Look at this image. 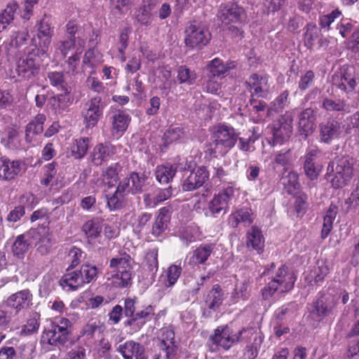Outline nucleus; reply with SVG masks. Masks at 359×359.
Here are the masks:
<instances>
[{
    "mask_svg": "<svg viewBox=\"0 0 359 359\" xmlns=\"http://www.w3.org/2000/svg\"><path fill=\"white\" fill-rule=\"evenodd\" d=\"M254 334L249 327H238L236 323L218 326L210 335L208 342L214 351L229 350L233 344L240 341H248Z\"/></svg>",
    "mask_w": 359,
    "mask_h": 359,
    "instance_id": "obj_1",
    "label": "nucleus"
},
{
    "mask_svg": "<svg viewBox=\"0 0 359 359\" xmlns=\"http://www.w3.org/2000/svg\"><path fill=\"white\" fill-rule=\"evenodd\" d=\"M40 49L36 45L29 44L26 47L25 56L17 62L15 72L23 80H30L36 77L40 72L41 63L47 53H39Z\"/></svg>",
    "mask_w": 359,
    "mask_h": 359,
    "instance_id": "obj_2",
    "label": "nucleus"
},
{
    "mask_svg": "<svg viewBox=\"0 0 359 359\" xmlns=\"http://www.w3.org/2000/svg\"><path fill=\"white\" fill-rule=\"evenodd\" d=\"M131 257L127 253L113 257L109 261L111 284L118 288H126L132 284L133 266Z\"/></svg>",
    "mask_w": 359,
    "mask_h": 359,
    "instance_id": "obj_3",
    "label": "nucleus"
},
{
    "mask_svg": "<svg viewBox=\"0 0 359 359\" xmlns=\"http://www.w3.org/2000/svg\"><path fill=\"white\" fill-rule=\"evenodd\" d=\"M238 134L234 128L226 124L219 125L212 134L211 154L224 156L236 144Z\"/></svg>",
    "mask_w": 359,
    "mask_h": 359,
    "instance_id": "obj_4",
    "label": "nucleus"
},
{
    "mask_svg": "<svg viewBox=\"0 0 359 359\" xmlns=\"http://www.w3.org/2000/svg\"><path fill=\"white\" fill-rule=\"evenodd\" d=\"M296 278L290 273L288 267L281 265L275 273L271 280L262 290L263 299H268L271 297L277 290L287 292L294 287Z\"/></svg>",
    "mask_w": 359,
    "mask_h": 359,
    "instance_id": "obj_5",
    "label": "nucleus"
},
{
    "mask_svg": "<svg viewBox=\"0 0 359 359\" xmlns=\"http://www.w3.org/2000/svg\"><path fill=\"white\" fill-rule=\"evenodd\" d=\"M72 322L66 318L55 319L44 330L43 338L50 345H64L72 333Z\"/></svg>",
    "mask_w": 359,
    "mask_h": 359,
    "instance_id": "obj_6",
    "label": "nucleus"
},
{
    "mask_svg": "<svg viewBox=\"0 0 359 359\" xmlns=\"http://www.w3.org/2000/svg\"><path fill=\"white\" fill-rule=\"evenodd\" d=\"M294 114L291 111L278 116L269 124L268 129L272 135L273 144H283L292 133Z\"/></svg>",
    "mask_w": 359,
    "mask_h": 359,
    "instance_id": "obj_7",
    "label": "nucleus"
},
{
    "mask_svg": "<svg viewBox=\"0 0 359 359\" xmlns=\"http://www.w3.org/2000/svg\"><path fill=\"white\" fill-rule=\"evenodd\" d=\"M36 34L30 44L40 49L39 53H47L54 35V19L50 15L44 14L36 24Z\"/></svg>",
    "mask_w": 359,
    "mask_h": 359,
    "instance_id": "obj_8",
    "label": "nucleus"
},
{
    "mask_svg": "<svg viewBox=\"0 0 359 359\" xmlns=\"http://www.w3.org/2000/svg\"><path fill=\"white\" fill-rule=\"evenodd\" d=\"M184 43L191 48L202 49L206 46L212 39V34L208 27L196 23L191 22L185 29Z\"/></svg>",
    "mask_w": 359,
    "mask_h": 359,
    "instance_id": "obj_9",
    "label": "nucleus"
},
{
    "mask_svg": "<svg viewBox=\"0 0 359 359\" xmlns=\"http://www.w3.org/2000/svg\"><path fill=\"white\" fill-rule=\"evenodd\" d=\"M354 163V158L348 156L336 159L335 168H332L334 177L330 181L333 188H342L351 181L353 175Z\"/></svg>",
    "mask_w": 359,
    "mask_h": 359,
    "instance_id": "obj_10",
    "label": "nucleus"
},
{
    "mask_svg": "<svg viewBox=\"0 0 359 359\" xmlns=\"http://www.w3.org/2000/svg\"><path fill=\"white\" fill-rule=\"evenodd\" d=\"M104 103L100 96H95L87 101L81 111L83 123L86 129L93 128L97 126L103 116Z\"/></svg>",
    "mask_w": 359,
    "mask_h": 359,
    "instance_id": "obj_11",
    "label": "nucleus"
},
{
    "mask_svg": "<svg viewBox=\"0 0 359 359\" xmlns=\"http://www.w3.org/2000/svg\"><path fill=\"white\" fill-rule=\"evenodd\" d=\"M236 189L233 185H228L215 194L210 201L208 208L212 215L215 216L222 211L226 212L229 208V202L234 198Z\"/></svg>",
    "mask_w": 359,
    "mask_h": 359,
    "instance_id": "obj_12",
    "label": "nucleus"
},
{
    "mask_svg": "<svg viewBox=\"0 0 359 359\" xmlns=\"http://www.w3.org/2000/svg\"><path fill=\"white\" fill-rule=\"evenodd\" d=\"M246 85L250 97L266 98L269 93V77L266 75L252 74L246 81Z\"/></svg>",
    "mask_w": 359,
    "mask_h": 359,
    "instance_id": "obj_13",
    "label": "nucleus"
},
{
    "mask_svg": "<svg viewBox=\"0 0 359 359\" xmlns=\"http://www.w3.org/2000/svg\"><path fill=\"white\" fill-rule=\"evenodd\" d=\"M116 153V147L110 142L98 143L90 152L89 159L93 165L100 166L112 159Z\"/></svg>",
    "mask_w": 359,
    "mask_h": 359,
    "instance_id": "obj_14",
    "label": "nucleus"
},
{
    "mask_svg": "<svg viewBox=\"0 0 359 359\" xmlns=\"http://www.w3.org/2000/svg\"><path fill=\"white\" fill-rule=\"evenodd\" d=\"M210 172L204 165L198 166L192 170L184 180L182 187L184 191H191L201 187L209 179Z\"/></svg>",
    "mask_w": 359,
    "mask_h": 359,
    "instance_id": "obj_15",
    "label": "nucleus"
},
{
    "mask_svg": "<svg viewBox=\"0 0 359 359\" xmlns=\"http://www.w3.org/2000/svg\"><path fill=\"white\" fill-rule=\"evenodd\" d=\"M32 294L29 289L20 290L10 295L4 302L8 308L13 309L15 314L32 304Z\"/></svg>",
    "mask_w": 359,
    "mask_h": 359,
    "instance_id": "obj_16",
    "label": "nucleus"
},
{
    "mask_svg": "<svg viewBox=\"0 0 359 359\" xmlns=\"http://www.w3.org/2000/svg\"><path fill=\"white\" fill-rule=\"evenodd\" d=\"M332 81L334 86L346 93L353 91L356 86L355 76L352 74L351 69L348 67L335 72Z\"/></svg>",
    "mask_w": 359,
    "mask_h": 359,
    "instance_id": "obj_17",
    "label": "nucleus"
},
{
    "mask_svg": "<svg viewBox=\"0 0 359 359\" xmlns=\"http://www.w3.org/2000/svg\"><path fill=\"white\" fill-rule=\"evenodd\" d=\"M117 351L123 359H148L145 346L133 340L120 344Z\"/></svg>",
    "mask_w": 359,
    "mask_h": 359,
    "instance_id": "obj_18",
    "label": "nucleus"
},
{
    "mask_svg": "<svg viewBox=\"0 0 359 359\" xmlns=\"http://www.w3.org/2000/svg\"><path fill=\"white\" fill-rule=\"evenodd\" d=\"M155 315L154 307L149 305L143 310L137 311L131 318L124 322L125 327H129L133 332L140 331Z\"/></svg>",
    "mask_w": 359,
    "mask_h": 359,
    "instance_id": "obj_19",
    "label": "nucleus"
},
{
    "mask_svg": "<svg viewBox=\"0 0 359 359\" xmlns=\"http://www.w3.org/2000/svg\"><path fill=\"white\" fill-rule=\"evenodd\" d=\"M245 14L244 9L236 3L229 2L221 5L219 17L225 25L241 22V18Z\"/></svg>",
    "mask_w": 359,
    "mask_h": 359,
    "instance_id": "obj_20",
    "label": "nucleus"
},
{
    "mask_svg": "<svg viewBox=\"0 0 359 359\" xmlns=\"http://www.w3.org/2000/svg\"><path fill=\"white\" fill-rule=\"evenodd\" d=\"M215 248L214 243H201L188 254L189 264L191 266L205 264Z\"/></svg>",
    "mask_w": 359,
    "mask_h": 359,
    "instance_id": "obj_21",
    "label": "nucleus"
},
{
    "mask_svg": "<svg viewBox=\"0 0 359 359\" xmlns=\"http://www.w3.org/2000/svg\"><path fill=\"white\" fill-rule=\"evenodd\" d=\"M22 169L20 160H13L6 156L0 158V180L11 181L17 177Z\"/></svg>",
    "mask_w": 359,
    "mask_h": 359,
    "instance_id": "obj_22",
    "label": "nucleus"
},
{
    "mask_svg": "<svg viewBox=\"0 0 359 359\" xmlns=\"http://www.w3.org/2000/svg\"><path fill=\"white\" fill-rule=\"evenodd\" d=\"M110 120L111 134L118 138L121 137L127 130L131 118L126 111L118 109L112 113Z\"/></svg>",
    "mask_w": 359,
    "mask_h": 359,
    "instance_id": "obj_23",
    "label": "nucleus"
},
{
    "mask_svg": "<svg viewBox=\"0 0 359 359\" xmlns=\"http://www.w3.org/2000/svg\"><path fill=\"white\" fill-rule=\"evenodd\" d=\"M175 334L170 327H163L161 330L159 337L160 347L165 353L167 359H173L177 351L175 341Z\"/></svg>",
    "mask_w": 359,
    "mask_h": 359,
    "instance_id": "obj_24",
    "label": "nucleus"
},
{
    "mask_svg": "<svg viewBox=\"0 0 359 359\" xmlns=\"http://www.w3.org/2000/svg\"><path fill=\"white\" fill-rule=\"evenodd\" d=\"M237 67V62L233 60H228L224 62L219 57H215L209 61L206 65L208 75L211 77H224L230 70Z\"/></svg>",
    "mask_w": 359,
    "mask_h": 359,
    "instance_id": "obj_25",
    "label": "nucleus"
},
{
    "mask_svg": "<svg viewBox=\"0 0 359 359\" xmlns=\"http://www.w3.org/2000/svg\"><path fill=\"white\" fill-rule=\"evenodd\" d=\"M265 239L260 229L257 226H252L246 233V248L249 250H254L258 255H261L264 250Z\"/></svg>",
    "mask_w": 359,
    "mask_h": 359,
    "instance_id": "obj_26",
    "label": "nucleus"
},
{
    "mask_svg": "<svg viewBox=\"0 0 359 359\" xmlns=\"http://www.w3.org/2000/svg\"><path fill=\"white\" fill-rule=\"evenodd\" d=\"M336 302L330 295H321L314 303L313 313L318 318V320L330 315L335 308Z\"/></svg>",
    "mask_w": 359,
    "mask_h": 359,
    "instance_id": "obj_27",
    "label": "nucleus"
},
{
    "mask_svg": "<svg viewBox=\"0 0 359 359\" xmlns=\"http://www.w3.org/2000/svg\"><path fill=\"white\" fill-rule=\"evenodd\" d=\"M255 215L250 208H241L233 212L229 217V225L233 228H237L240 224L244 226H249L255 220Z\"/></svg>",
    "mask_w": 359,
    "mask_h": 359,
    "instance_id": "obj_28",
    "label": "nucleus"
},
{
    "mask_svg": "<svg viewBox=\"0 0 359 359\" xmlns=\"http://www.w3.org/2000/svg\"><path fill=\"white\" fill-rule=\"evenodd\" d=\"M316 114L313 109L306 108L298 116V129L302 135L307 137L315 129Z\"/></svg>",
    "mask_w": 359,
    "mask_h": 359,
    "instance_id": "obj_29",
    "label": "nucleus"
},
{
    "mask_svg": "<svg viewBox=\"0 0 359 359\" xmlns=\"http://www.w3.org/2000/svg\"><path fill=\"white\" fill-rule=\"evenodd\" d=\"M46 117L43 114H38L32 120L25 128V140L28 143H33L36 141V136L41 134L43 130V124Z\"/></svg>",
    "mask_w": 359,
    "mask_h": 359,
    "instance_id": "obj_30",
    "label": "nucleus"
},
{
    "mask_svg": "<svg viewBox=\"0 0 359 359\" xmlns=\"http://www.w3.org/2000/svg\"><path fill=\"white\" fill-rule=\"evenodd\" d=\"M60 285L67 291H74L83 287V280L79 270L70 271L69 267L59 280Z\"/></svg>",
    "mask_w": 359,
    "mask_h": 359,
    "instance_id": "obj_31",
    "label": "nucleus"
},
{
    "mask_svg": "<svg viewBox=\"0 0 359 359\" xmlns=\"http://www.w3.org/2000/svg\"><path fill=\"white\" fill-rule=\"evenodd\" d=\"M103 62L102 54L95 48H89L84 53L81 68L83 71L90 69V73L95 72L96 67Z\"/></svg>",
    "mask_w": 359,
    "mask_h": 359,
    "instance_id": "obj_32",
    "label": "nucleus"
},
{
    "mask_svg": "<svg viewBox=\"0 0 359 359\" xmlns=\"http://www.w3.org/2000/svg\"><path fill=\"white\" fill-rule=\"evenodd\" d=\"M341 128V124L337 121H328L321 123L320 126V135L322 142L330 143V142L338 137Z\"/></svg>",
    "mask_w": 359,
    "mask_h": 359,
    "instance_id": "obj_33",
    "label": "nucleus"
},
{
    "mask_svg": "<svg viewBox=\"0 0 359 359\" xmlns=\"http://www.w3.org/2000/svg\"><path fill=\"white\" fill-rule=\"evenodd\" d=\"M224 299V294L222 287L215 284L208 292L205 302L209 309L216 311L222 304Z\"/></svg>",
    "mask_w": 359,
    "mask_h": 359,
    "instance_id": "obj_34",
    "label": "nucleus"
},
{
    "mask_svg": "<svg viewBox=\"0 0 359 359\" xmlns=\"http://www.w3.org/2000/svg\"><path fill=\"white\" fill-rule=\"evenodd\" d=\"M81 230L89 243L94 242L100 236L102 230V222L98 218L88 220L82 226Z\"/></svg>",
    "mask_w": 359,
    "mask_h": 359,
    "instance_id": "obj_35",
    "label": "nucleus"
},
{
    "mask_svg": "<svg viewBox=\"0 0 359 359\" xmlns=\"http://www.w3.org/2000/svg\"><path fill=\"white\" fill-rule=\"evenodd\" d=\"M27 234L22 233L18 235L11 246V252L14 257L19 259H22L29 251L30 242L27 238Z\"/></svg>",
    "mask_w": 359,
    "mask_h": 359,
    "instance_id": "obj_36",
    "label": "nucleus"
},
{
    "mask_svg": "<svg viewBox=\"0 0 359 359\" xmlns=\"http://www.w3.org/2000/svg\"><path fill=\"white\" fill-rule=\"evenodd\" d=\"M90 142V138L88 137H80L74 139L70 147L72 156L75 159H81L85 156Z\"/></svg>",
    "mask_w": 359,
    "mask_h": 359,
    "instance_id": "obj_37",
    "label": "nucleus"
},
{
    "mask_svg": "<svg viewBox=\"0 0 359 359\" xmlns=\"http://www.w3.org/2000/svg\"><path fill=\"white\" fill-rule=\"evenodd\" d=\"M47 78L52 86L56 88L58 90H61L65 95L70 93V88L68 86L63 72H48Z\"/></svg>",
    "mask_w": 359,
    "mask_h": 359,
    "instance_id": "obj_38",
    "label": "nucleus"
},
{
    "mask_svg": "<svg viewBox=\"0 0 359 359\" xmlns=\"http://www.w3.org/2000/svg\"><path fill=\"white\" fill-rule=\"evenodd\" d=\"M176 172L177 168L173 165H158L155 170V177L159 183L168 184L172 181Z\"/></svg>",
    "mask_w": 359,
    "mask_h": 359,
    "instance_id": "obj_39",
    "label": "nucleus"
},
{
    "mask_svg": "<svg viewBox=\"0 0 359 359\" xmlns=\"http://www.w3.org/2000/svg\"><path fill=\"white\" fill-rule=\"evenodd\" d=\"M18 9L19 5L15 1L7 4L6 8L0 14V32L13 22Z\"/></svg>",
    "mask_w": 359,
    "mask_h": 359,
    "instance_id": "obj_40",
    "label": "nucleus"
},
{
    "mask_svg": "<svg viewBox=\"0 0 359 359\" xmlns=\"http://www.w3.org/2000/svg\"><path fill=\"white\" fill-rule=\"evenodd\" d=\"M122 169L119 163H111L102 171V175L107 181L108 188H111L119 180V172Z\"/></svg>",
    "mask_w": 359,
    "mask_h": 359,
    "instance_id": "obj_41",
    "label": "nucleus"
},
{
    "mask_svg": "<svg viewBox=\"0 0 359 359\" xmlns=\"http://www.w3.org/2000/svg\"><path fill=\"white\" fill-rule=\"evenodd\" d=\"M322 108L327 111L348 112L349 105L344 100L325 97L322 101Z\"/></svg>",
    "mask_w": 359,
    "mask_h": 359,
    "instance_id": "obj_42",
    "label": "nucleus"
},
{
    "mask_svg": "<svg viewBox=\"0 0 359 359\" xmlns=\"http://www.w3.org/2000/svg\"><path fill=\"white\" fill-rule=\"evenodd\" d=\"M107 205L111 211L121 210L124 207L126 202V197L119 194L116 189L114 192L105 191Z\"/></svg>",
    "mask_w": 359,
    "mask_h": 359,
    "instance_id": "obj_43",
    "label": "nucleus"
},
{
    "mask_svg": "<svg viewBox=\"0 0 359 359\" xmlns=\"http://www.w3.org/2000/svg\"><path fill=\"white\" fill-rule=\"evenodd\" d=\"M185 135L184 128L170 126L164 133L163 140L164 144L169 145L179 142Z\"/></svg>",
    "mask_w": 359,
    "mask_h": 359,
    "instance_id": "obj_44",
    "label": "nucleus"
},
{
    "mask_svg": "<svg viewBox=\"0 0 359 359\" xmlns=\"http://www.w3.org/2000/svg\"><path fill=\"white\" fill-rule=\"evenodd\" d=\"M155 3L147 2L142 5L136 13V20L142 25L148 26L151 22V11L155 7Z\"/></svg>",
    "mask_w": 359,
    "mask_h": 359,
    "instance_id": "obj_45",
    "label": "nucleus"
},
{
    "mask_svg": "<svg viewBox=\"0 0 359 359\" xmlns=\"http://www.w3.org/2000/svg\"><path fill=\"white\" fill-rule=\"evenodd\" d=\"M283 184L287 193L290 195H295L301 187L299 182V175L294 171L288 172L283 178Z\"/></svg>",
    "mask_w": 359,
    "mask_h": 359,
    "instance_id": "obj_46",
    "label": "nucleus"
},
{
    "mask_svg": "<svg viewBox=\"0 0 359 359\" xmlns=\"http://www.w3.org/2000/svg\"><path fill=\"white\" fill-rule=\"evenodd\" d=\"M126 178L130 180L132 194H136L142 192L148 177L145 173L132 172Z\"/></svg>",
    "mask_w": 359,
    "mask_h": 359,
    "instance_id": "obj_47",
    "label": "nucleus"
},
{
    "mask_svg": "<svg viewBox=\"0 0 359 359\" xmlns=\"http://www.w3.org/2000/svg\"><path fill=\"white\" fill-rule=\"evenodd\" d=\"M289 95V91L285 90L276 97L270 103V107L267 110V116H269L273 111L278 112L287 107L290 104Z\"/></svg>",
    "mask_w": 359,
    "mask_h": 359,
    "instance_id": "obj_48",
    "label": "nucleus"
},
{
    "mask_svg": "<svg viewBox=\"0 0 359 359\" xmlns=\"http://www.w3.org/2000/svg\"><path fill=\"white\" fill-rule=\"evenodd\" d=\"M39 238L36 245L37 250L42 255L47 254L52 247V235L48 229H44L42 233H38Z\"/></svg>",
    "mask_w": 359,
    "mask_h": 359,
    "instance_id": "obj_49",
    "label": "nucleus"
},
{
    "mask_svg": "<svg viewBox=\"0 0 359 359\" xmlns=\"http://www.w3.org/2000/svg\"><path fill=\"white\" fill-rule=\"evenodd\" d=\"M182 271L180 264H171L165 271L164 285L166 287H172L177 281Z\"/></svg>",
    "mask_w": 359,
    "mask_h": 359,
    "instance_id": "obj_50",
    "label": "nucleus"
},
{
    "mask_svg": "<svg viewBox=\"0 0 359 359\" xmlns=\"http://www.w3.org/2000/svg\"><path fill=\"white\" fill-rule=\"evenodd\" d=\"M320 36V30L314 23H309L306 27V32L304 34V46L308 49H312L314 42Z\"/></svg>",
    "mask_w": 359,
    "mask_h": 359,
    "instance_id": "obj_51",
    "label": "nucleus"
},
{
    "mask_svg": "<svg viewBox=\"0 0 359 359\" xmlns=\"http://www.w3.org/2000/svg\"><path fill=\"white\" fill-rule=\"evenodd\" d=\"M81 53L82 51L77 48L75 53L65 61V71L67 74L76 75L78 73Z\"/></svg>",
    "mask_w": 359,
    "mask_h": 359,
    "instance_id": "obj_52",
    "label": "nucleus"
},
{
    "mask_svg": "<svg viewBox=\"0 0 359 359\" xmlns=\"http://www.w3.org/2000/svg\"><path fill=\"white\" fill-rule=\"evenodd\" d=\"M79 271L82 278L83 286L95 280L99 273L98 269L91 264H83Z\"/></svg>",
    "mask_w": 359,
    "mask_h": 359,
    "instance_id": "obj_53",
    "label": "nucleus"
},
{
    "mask_svg": "<svg viewBox=\"0 0 359 359\" xmlns=\"http://www.w3.org/2000/svg\"><path fill=\"white\" fill-rule=\"evenodd\" d=\"M249 285L246 281L243 282L239 286H236L232 292L231 301L237 303L239 300L246 301L250 297Z\"/></svg>",
    "mask_w": 359,
    "mask_h": 359,
    "instance_id": "obj_54",
    "label": "nucleus"
},
{
    "mask_svg": "<svg viewBox=\"0 0 359 359\" xmlns=\"http://www.w3.org/2000/svg\"><path fill=\"white\" fill-rule=\"evenodd\" d=\"M177 79L180 83L191 85L196 79V74L186 66H180L178 69Z\"/></svg>",
    "mask_w": 359,
    "mask_h": 359,
    "instance_id": "obj_55",
    "label": "nucleus"
},
{
    "mask_svg": "<svg viewBox=\"0 0 359 359\" xmlns=\"http://www.w3.org/2000/svg\"><path fill=\"white\" fill-rule=\"evenodd\" d=\"M315 73L312 70H307L299 76L298 88L303 92L309 89L314 84Z\"/></svg>",
    "mask_w": 359,
    "mask_h": 359,
    "instance_id": "obj_56",
    "label": "nucleus"
},
{
    "mask_svg": "<svg viewBox=\"0 0 359 359\" xmlns=\"http://www.w3.org/2000/svg\"><path fill=\"white\" fill-rule=\"evenodd\" d=\"M146 265L151 276H154L158 269V249L154 248L147 254Z\"/></svg>",
    "mask_w": 359,
    "mask_h": 359,
    "instance_id": "obj_57",
    "label": "nucleus"
},
{
    "mask_svg": "<svg viewBox=\"0 0 359 359\" xmlns=\"http://www.w3.org/2000/svg\"><path fill=\"white\" fill-rule=\"evenodd\" d=\"M56 165L57 163L55 162H52L44 166V172L43 178L41 180V185L48 187L52 182L57 174Z\"/></svg>",
    "mask_w": 359,
    "mask_h": 359,
    "instance_id": "obj_58",
    "label": "nucleus"
},
{
    "mask_svg": "<svg viewBox=\"0 0 359 359\" xmlns=\"http://www.w3.org/2000/svg\"><path fill=\"white\" fill-rule=\"evenodd\" d=\"M101 327V322L100 320L97 318H90L88 323L83 326L81 334L83 336H86L88 337H92L95 332L100 330Z\"/></svg>",
    "mask_w": 359,
    "mask_h": 359,
    "instance_id": "obj_59",
    "label": "nucleus"
},
{
    "mask_svg": "<svg viewBox=\"0 0 359 359\" xmlns=\"http://www.w3.org/2000/svg\"><path fill=\"white\" fill-rule=\"evenodd\" d=\"M307 198V195L304 193L296 196L294 208L297 217H302L306 213Z\"/></svg>",
    "mask_w": 359,
    "mask_h": 359,
    "instance_id": "obj_60",
    "label": "nucleus"
},
{
    "mask_svg": "<svg viewBox=\"0 0 359 359\" xmlns=\"http://www.w3.org/2000/svg\"><path fill=\"white\" fill-rule=\"evenodd\" d=\"M274 161L276 164L283 166L285 168L290 166L292 161L290 150H281L276 155Z\"/></svg>",
    "mask_w": 359,
    "mask_h": 359,
    "instance_id": "obj_61",
    "label": "nucleus"
},
{
    "mask_svg": "<svg viewBox=\"0 0 359 359\" xmlns=\"http://www.w3.org/2000/svg\"><path fill=\"white\" fill-rule=\"evenodd\" d=\"M341 14V13L339 9H335L329 14L320 16L319 25L321 28H328L334 20L339 18Z\"/></svg>",
    "mask_w": 359,
    "mask_h": 359,
    "instance_id": "obj_62",
    "label": "nucleus"
},
{
    "mask_svg": "<svg viewBox=\"0 0 359 359\" xmlns=\"http://www.w3.org/2000/svg\"><path fill=\"white\" fill-rule=\"evenodd\" d=\"M168 224L169 223L156 217L150 233L155 238H159L162 236L164 231L168 229Z\"/></svg>",
    "mask_w": 359,
    "mask_h": 359,
    "instance_id": "obj_63",
    "label": "nucleus"
},
{
    "mask_svg": "<svg viewBox=\"0 0 359 359\" xmlns=\"http://www.w3.org/2000/svg\"><path fill=\"white\" fill-rule=\"evenodd\" d=\"M76 46V39L67 38L59 42L58 49L63 57H66L70 51Z\"/></svg>",
    "mask_w": 359,
    "mask_h": 359,
    "instance_id": "obj_64",
    "label": "nucleus"
}]
</instances>
